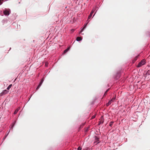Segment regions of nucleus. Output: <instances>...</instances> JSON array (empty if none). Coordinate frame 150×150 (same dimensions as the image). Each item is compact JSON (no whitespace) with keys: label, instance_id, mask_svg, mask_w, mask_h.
Segmentation results:
<instances>
[{"label":"nucleus","instance_id":"obj_25","mask_svg":"<svg viewBox=\"0 0 150 150\" xmlns=\"http://www.w3.org/2000/svg\"><path fill=\"white\" fill-rule=\"evenodd\" d=\"M95 15V14H94V15H93V17Z\"/></svg>","mask_w":150,"mask_h":150},{"label":"nucleus","instance_id":"obj_3","mask_svg":"<svg viewBox=\"0 0 150 150\" xmlns=\"http://www.w3.org/2000/svg\"><path fill=\"white\" fill-rule=\"evenodd\" d=\"M3 13L6 16H8L10 14L9 11L6 8L3 11Z\"/></svg>","mask_w":150,"mask_h":150},{"label":"nucleus","instance_id":"obj_15","mask_svg":"<svg viewBox=\"0 0 150 150\" xmlns=\"http://www.w3.org/2000/svg\"><path fill=\"white\" fill-rule=\"evenodd\" d=\"M92 14H90L89 15V16L88 17V19H90L91 18V17L92 16Z\"/></svg>","mask_w":150,"mask_h":150},{"label":"nucleus","instance_id":"obj_1","mask_svg":"<svg viewBox=\"0 0 150 150\" xmlns=\"http://www.w3.org/2000/svg\"><path fill=\"white\" fill-rule=\"evenodd\" d=\"M146 63L145 60L144 59H142L140 62L137 66L138 67H139L144 65Z\"/></svg>","mask_w":150,"mask_h":150},{"label":"nucleus","instance_id":"obj_10","mask_svg":"<svg viewBox=\"0 0 150 150\" xmlns=\"http://www.w3.org/2000/svg\"><path fill=\"white\" fill-rule=\"evenodd\" d=\"M139 55L136 57L134 59H133V63L137 59V58H138V57Z\"/></svg>","mask_w":150,"mask_h":150},{"label":"nucleus","instance_id":"obj_24","mask_svg":"<svg viewBox=\"0 0 150 150\" xmlns=\"http://www.w3.org/2000/svg\"><path fill=\"white\" fill-rule=\"evenodd\" d=\"M13 126L11 127V128H13Z\"/></svg>","mask_w":150,"mask_h":150},{"label":"nucleus","instance_id":"obj_6","mask_svg":"<svg viewBox=\"0 0 150 150\" xmlns=\"http://www.w3.org/2000/svg\"><path fill=\"white\" fill-rule=\"evenodd\" d=\"M43 81H44L43 79H42L41 82H40V83L39 85H38V86L37 88H36L37 90L40 87Z\"/></svg>","mask_w":150,"mask_h":150},{"label":"nucleus","instance_id":"obj_4","mask_svg":"<svg viewBox=\"0 0 150 150\" xmlns=\"http://www.w3.org/2000/svg\"><path fill=\"white\" fill-rule=\"evenodd\" d=\"M115 98H112L110 100L109 102L106 104V105L107 106H109L110 105L112 102L114 101V100H115Z\"/></svg>","mask_w":150,"mask_h":150},{"label":"nucleus","instance_id":"obj_8","mask_svg":"<svg viewBox=\"0 0 150 150\" xmlns=\"http://www.w3.org/2000/svg\"><path fill=\"white\" fill-rule=\"evenodd\" d=\"M82 40V38L80 37H77L76 38V40L77 41H80Z\"/></svg>","mask_w":150,"mask_h":150},{"label":"nucleus","instance_id":"obj_16","mask_svg":"<svg viewBox=\"0 0 150 150\" xmlns=\"http://www.w3.org/2000/svg\"><path fill=\"white\" fill-rule=\"evenodd\" d=\"M113 122H110V124H109V125L111 126V127H112V124H113Z\"/></svg>","mask_w":150,"mask_h":150},{"label":"nucleus","instance_id":"obj_7","mask_svg":"<svg viewBox=\"0 0 150 150\" xmlns=\"http://www.w3.org/2000/svg\"><path fill=\"white\" fill-rule=\"evenodd\" d=\"M100 123H103L104 122V120L103 116H101L100 119Z\"/></svg>","mask_w":150,"mask_h":150},{"label":"nucleus","instance_id":"obj_20","mask_svg":"<svg viewBox=\"0 0 150 150\" xmlns=\"http://www.w3.org/2000/svg\"><path fill=\"white\" fill-rule=\"evenodd\" d=\"M96 9V7H94L92 9V11H95Z\"/></svg>","mask_w":150,"mask_h":150},{"label":"nucleus","instance_id":"obj_19","mask_svg":"<svg viewBox=\"0 0 150 150\" xmlns=\"http://www.w3.org/2000/svg\"><path fill=\"white\" fill-rule=\"evenodd\" d=\"M82 149V148H81L80 147V146H79L78 148H77V150H81Z\"/></svg>","mask_w":150,"mask_h":150},{"label":"nucleus","instance_id":"obj_14","mask_svg":"<svg viewBox=\"0 0 150 150\" xmlns=\"http://www.w3.org/2000/svg\"><path fill=\"white\" fill-rule=\"evenodd\" d=\"M109 89H108L105 92L104 96H105L107 95V93L108 92V90H109Z\"/></svg>","mask_w":150,"mask_h":150},{"label":"nucleus","instance_id":"obj_23","mask_svg":"<svg viewBox=\"0 0 150 150\" xmlns=\"http://www.w3.org/2000/svg\"><path fill=\"white\" fill-rule=\"evenodd\" d=\"M47 63H46L45 64V65H46V66H47Z\"/></svg>","mask_w":150,"mask_h":150},{"label":"nucleus","instance_id":"obj_22","mask_svg":"<svg viewBox=\"0 0 150 150\" xmlns=\"http://www.w3.org/2000/svg\"><path fill=\"white\" fill-rule=\"evenodd\" d=\"M94 11H92L90 13V14H92L93 13H94Z\"/></svg>","mask_w":150,"mask_h":150},{"label":"nucleus","instance_id":"obj_18","mask_svg":"<svg viewBox=\"0 0 150 150\" xmlns=\"http://www.w3.org/2000/svg\"><path fill=\"white\" fill-rule=\"evenodd\" d=\"M96 115H93V116H92V117L91 119H93L95 118L96 117Z\"/></svg>","mask_w":150,"mask_h":150},{"label":"nucleus","instance_id":"obj_2","mask_svg":"<svg viewBox=\"0 0 150 150\" xmlns=\"http://www.w3.org/2000/svg\"><path fill=\"white\" fill-rule=\"evenodd\" d=\"M9 92V91L6 90L3 91L2 92L0 93V96H2L4 95H5Z\"/></svg>","mask_w":150,"mask_h":150},{"label":"nucleus","instance_id":"obj_21","mask_svg":"<svg viewBox=\"0 0 150 150\" xmlns=\"http://www.w3.org/2000/svg\"><path fill=\"white\" fill-rule=\"evenodd\" d=\"M3 0H0V5H1L2 4V1Z\"/></svg>","mask_w":150,"mask_h":150},{"label":"nucleus","instance_id":"obj_9","mask_svg":"<svg viewBox=\"0 0 150 150\" xmlns=\"http://www.w3.org/2000/svg\"><path fill=\"white\" fill-rule=\"evenodd\" d=\"M20 108H17L15 111V112H14V114H16L18 112L19 110L20 109Z\"/></svg>","mask_w":150,"mask_h":150},{"label":"nucleus","instance_id":"obj_13","mask_svg":"<svg viewBox=\"0 0 150 150\" xmlns=\"http://www.w3.org/2000/svg\"><path fill=\"white\" fill-rule=\"evenodd\" d=\"M12 84H10L8 86V87L7 88V89L8 90H9L11 88V86H12Z\"/></svg>","mask_w":150,"mask_h":150},{"label":"nucleus","instance_id":"obj_11","mask_svg":"<svg viewBox=\"0 0 150 150\" xmlns=\"http://www.w3.org/2000/svg\"><path fill=\"white\" fill-rule=\"evenodd\" d=\"M88 23H86L85 25H84V27L82 29V30H81L80 31V33H81L83 30L84 29V28H85L86 26V25Z\"/></svg>","mask_w":150,"mask_h":150},{"label":"nucleus","instance_id":"obj_17","mask_svg":"<svg viewBox=\"0 0 150 150\" xmlns=\"http://www.w3.org/2000/svg\"><path fill=\"white\" fill-rule=\"evenodd\" d=\"M9 132H10V131H9L8 132V133H7V134L6 135H5V137H4V140L6 138V137H7V136H8V134Z\"/></svg>","mask_w":150,"mask_h":150},{"label":"nucleus","instance_id":"obj_12","mask_svg":"<svg viewBox=\"0 0 150 150\" xmlns=\"http://www.w3.org/2000/svg\"><path fill=\"white\" fill-rule=\"evenodd\" d=\"M69 49H70V48L68 47L65 50H64V53H66L69 50Z\"/></svg>","mask_w":150,"mask_h":150},{"label":"nucleus","instance_id":"obj_5","mask_svg":"<svg viewBox=\"0 0 150 150\" xmlns=\"http://www.w3.org/2000/svg\"><path fill=\"white\" fill-rule=\"evenodd\" d=\"M99 138L97 137H95L96 141L94 142V143L96 144L99 143L100 142L99 140Z\"/></svg>","mask_w":150,"mask_h":150}]
</instances>
